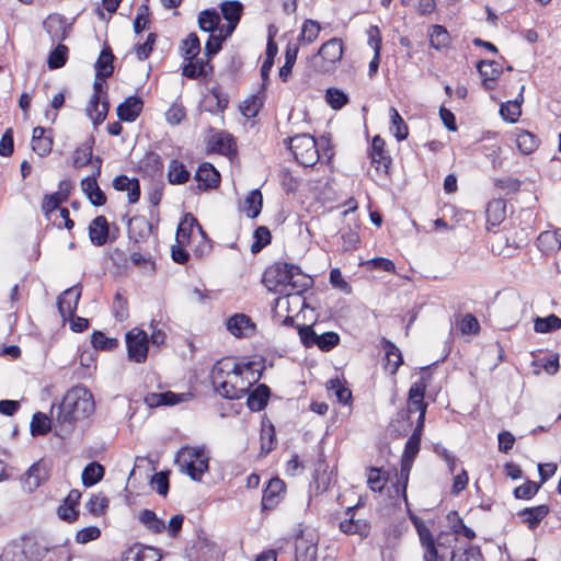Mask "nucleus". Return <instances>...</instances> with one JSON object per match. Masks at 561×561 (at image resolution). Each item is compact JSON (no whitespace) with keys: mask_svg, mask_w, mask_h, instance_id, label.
<instances>
[{"mask_svg":"<svg viewBox=\"0 0 561 561\" xmlns=\"http://www.w3.org/2000/svg\"><path fill=\"white\" fill-rule=\"evenodd\" d=\"M422 426H416L405 443L404 451L401 458V468L398 474V482L402 483V491L405 493L409 474L416 455L420 451Z\"/></svg>","mask_w":561,"mask_h":561,"instance_id":"obj_7","label":"nucleus"},{"mask_svg":"<svg viewBox=\"0 0 561 561\" xmlns=\"http://www.w3.org/2000/svg\"><path fill=\"white\" fill-rule=\"evenodd\" d=\"M94 163L96 165L95 159H92V148L91 146H83L76 149L73 153V165L75 168H82L88 163Z\"/></svg>","mask_w":561,"mask_h":561,"instance_id":"obj_57","label":"nucleus"},{"mask_svg":"<svg viewBox=\"0 0 561 561\" xmlns=\"http://www.w3.org/2000/svg\"><path fill=\"white\" fill-rule=\"evenodd\" d=\"M369 156L376 172L378 174H388L391 159L385 150V140L380 136L373 138Z\"/></svg>","mask_w":561,"mask_h":561,"instance_id":"obj_14","label":"nucleus"},{"mask_svg":"<svg viewBox=\"0 0 561 561\" xmlns=\"http://www.w3.org/2000/svg\"><path fill=\"white\" fill-rule=\"evenodd\" d=\"M194 227H196L202 237L205 238V232L203 231L197 219L192 214H186L183 220L179 224L176 230V242L179 244H185L188 242Z\"/></svg>","mask_w":561,"mask_h":561,"instance_id":"obj_27","label":"nucleus"},{"mask_svg":"<svg viewBox=\"0 0 561 561\" xmlns=\"http://www.w3.org/2000/svg\"><path fill=\"white\" fill-rule=\"evenodd\" d=\"M190 179V172L185 165L178 161L172 160L169 164L168 180L171 184H183Z\"/></svg>","mask_w":561,"mask_h":561,"instance_id":"obj_41","label":"nucleus"},{"mask_svg":"<svg viewBox=\"0 0 561 561\" xmlns=\"http://www.w3.org/2000/svg\"><path fill=\"white\" fill-rule=\"evenodd\" d=\"M477 70L482 79L483 88L493 90L502 73L501 65L495 60H480L477 64Z\"/></svg>","mask_w":561,"mask_h":561,"instance_id":"obj_16","label":"nucleus"},{"mask_svg":"<svg viewBox=\"0 0 561 561\" xmlns=\"http://www.w3.org/2000/svg\"><path fill=\"white\" fill-rule=\"evenodd\" d=\"M535 331L539 333H548L561 328V319L556 314H550L546 318H536Z\"/></svg>","mask_w":561,"mask_h":561,"instance_id":"obj_49","label":"nucleus"},{"mask_svg":"<svg viewBox=\"0 0 561 561\" xmlns=\"http://www.w3.org/2000/svg\"><path fill=\"white\" fill-rule=\"evenodd\" d=\"M343 56V44L339 38H331L320 47L318 54L312 59V67L321 72L333 71Z\"/></svg>","mask_w":561,"mask_h":561,"instance_id":"obj_3","label":"nucleus"},{"mask_svg":"<svg viewBox=\"0 0 561 561\" xmlns=\"http://www.w3.org/2000/svg\"><path fill=\"white\" fill-rule=\"evenodd\" d=\"M227 330L236 337H249L255 331V324L244 313H236L227 321Z\"/></svg>","mask_w":561,"mask_h":561,"instance_id":"obj_17","label":"nucleus"},{"mask_svg":"<svg viewBox=\"0 0 561 561\" xmlns=\"http://www.w3.org/2000/svg\"><path fill=\"white\" fill-rule=\"evenodd\" d=\"M328 390L332 391L337 401L347 404L352 399V391L345 387L339 378L330 379L328 381Z\"/></svg>","mask_w":561,"mask_h":561,"instance_id":"obj_51","label":"nucleus"},{"mask_svg":"<svg viewBox=\"0 0 561 561\" xmlns=\"http://www.w3.org/2000/svg\"><path fill=\"white\" fill-rule=\"evenodd\" d=\"M68 59V47L64 44H58L55 49L49 54L47 65L49 69L61 68Z\"/></svg>","mask_w":561,"mask_h":561,"instance_id":"obj_50","label":"nucleus"},{"mask_svg":"<svg viewBox=\"0 0 561 561\" xmlns=\"http://www.w3.org/2000/svg\"><path fill=\"white\" fill-rule=\"evenodd\" d=\"M94 410L95 403L91 391L83 386H76L65 394L58 407L56 420L70 430L77 421L89 417Z\"/></svg>","mask_w":561,"mask_h":561,"instance_id":"obj_1","label":"nucleus"},{"mask_svg":"<svg viewBox=\"0 0 561 561\" xmlns=\"http://www.w3.org/2000/svg\"><path fill=\"white\" fill-rule=\"evenodd\" d=\"M516 145L522 153L529 154L537 149L539 139L528 130H519L516 134Z\"/></svg>","mask_w":561,"mask_h":561,"instance_id":"obj_38","label":"nucleus"},{"mask_svg":"<svg viewBox=\"0 0 561 561\" xmlns=\"http://www.w3.org/2000/svg\"><path fill=\"white\" fill-rule=\"evenodd\" d=\"M80 296L81 287L76 285L62 291L58 297V311L65 321L76 312Z\"/></svg>","mask_w":561,"mask_h":561,"instance_id":"obj_13","label":"nucleus"},{"mask_svg":"<svg viewBox=\"0 0 561 561\" xmlns=\"http://www.w3.org/2000/svg\"><path fill=\"white\" fill-rule=\"evenodd\" d=\"M270 394L271 390L266 385H259L248 397V408L255 412L263 410L267 405Z\"/></svg>","mask_w":561,"mask_h":561,"instance_id":"obj_31","label":"nucleus"},{"mask_svg":"<svg viewBox=\"0 0 561 561\" xmlns=\"http://www.w3.org/2000/svg\"><path fill=\"white\" fill-rule=\"evenodd\" d=\"M161 559L162 554L159 549L137 545L128 551L125 561H160Z\"/></svg>","mask_w":561,"mask_h":561,"instance_id":"obj_26","label":"nucleus"},{"mask_svg":"<svg viewBox=\"0 0 561 561\" xmlns=\"http://www.w3.org/2000/svg\"><path fill=\"white\" fill-rule=\"evenodd\" d=\"M242 9L243 7L239 1H225L220 4L224 19L232 23H239Z\"/></svg>","mask_w":561,"mask_h":561,"instance_id":"obj_48","label":"nucleus"},{"mask_svg":"<svg viewBox=\"0 0 561 561\" xmlns=\"http://www.w3.org/2000/svg\"><path fill=\"white\" fill-rule=\"evenodd\" d=\"M263 206V196L260 190L251 191L244 199L243 210L249 218H256Z\"/></svg>","mask_w":561,"mask_h":561,"instance_id":"obj_37","label":"nucleus"},{"mask_svg":"<svg viewBox=\"0 0 561 561\" xmlns=\"http://www.w3.org/2000/svg\"><path fill=\"white\" fill-rule=\"evenodd\" d=\"M195 180L198 182L201 191L216 188L220 183V174L213 164L202 163L195 173Z\"/></svg>","mask_w":561,"mask_h":561,"instance_id":"obj_18","label":"nucleus"},{"mask_svg":"<svg viewBox=\"0 0 561 561\" xmlns=\"http://www.w3.org/2000/svg\"><path fill=\"white\" fill-rule=\"evenodd\" d=\"M386 479L381 474V470L377 468H370L367 477V483L370 490L375 492H381L385 486Z\"/></svg>","mask_w":561,"mask_h":561,"instance_id":"obj_63","label":"nucleus"},{"mask_svg":"<svg viewBox=\"0 0 561 561\" xmlns=\"http://www.w3.org/2000/svg\"><path fill=\"white\" fill-rule=\"evenodd\" d=\"M104 468L99 462H90L82 471V483L85 486H92L102 480Z\"/></svg>","mask_w":561,"mask_h":561,"instance_id":"obj_40","label":"nucleus"},{"mask_svg":"<svg viewBox=\"0 0 561 561\" xmlns=\"http://www.w3.org/2000/svg\"><path fill=\"white\" fill-rule=\"evenodd\" d=\"M144 102L139 96H128L117 108V116L124 122H134L142 111Z\"/></svg>","mask_w":561,"mask_h":561,"instance_id":"obj_21","label":"nucleus"},{"mask_svg":"<svg viewBox=\"0 0 561 561\" xmlns=\"http://www.w3.org/2000/svg\"><path fill=\"white\" fill-rule=\"evenodd\" d=\"M182 472L194 481H201L203 474L208 471L209 458L202 447H182L175 457Z\"/></svg>","mask_w":561,"mask_h":561,"instance_id":"obj_2","label":"nucleus"},{"mask_svg":"<svg viewBox=\"0 0 561 561\" xmlns=\"http://www.w3.org/2000/svg\"><path fill=\"white\" fill-rule=\"evenodd\" d=\"M548 513L549 506L542 504L535 507L524 508L518 515L524 517V522L527 524L528 528L535 529Z\"/></svg>","mask_w":561,"mask_h":561,"instance_id":"obj_32","label":"nucleus"},{"mask_svg":"<svg viewBox=\"0 0 561 561\" xmlns=\"http://www.w3.org/2000/svg\"><path fill=\"white\" fill-rule=\"evenodd\" d=\"M458 325L462 334H477L480 329L477 318L471 313L465 314Z\"/></svg>","mask_w":561,"mask_h":561,"instance_id":"obj_62","label":"nucleus"},{"mask_svg":"<svg viewBox=\"0 0 561 561\" xmlns=\"http://www.w3.org/2000/svg\"><path fill=\"white\" fill-rule=\"evenodd\" d=\"M450 561H482L481 554L474 548H468L461 552H453Z\"/></svg>","mask_w":561,"mask_h":561,"instance_id":"obj_64","label":"nucleus"},{"mask_svg":"<svg viewBox=\"0 0 561 561\" xmlns=\"http://www.w3.org/2000/svg\"><path fill=\"white\" fill-rule=\"evenodd\" d=\"M50 431V420L41 412L33 415L31 421V433L33 436L45 435Z\"/></svg>","mask_w":561,"mask_h":561,"instance_id":"obj_52","label":"nucleus"},{"mask_svg":"<svg viewBox=\"0 0 561 561\" xmlns=\"http://www.w3.org/2000/svg\"><path fill=\"white\" fill-rule=\"evenodd\" d=\"M321 31L320 24L314 20H306L302 24L300 35L298 37L299 43L301 44H311L313 43Z\"/></svg>","mask_w":561,"mask_h":561,"instance_id":"obj_43","label":"nucleus"},{"mask_svg":"<svg viewBox=\"0 0 561 561\" xmlns=\"http://www.w3.org/2000/svg\"><path fill=\"white\" fill-rule=\"evenodd\" d=\"M188 64L183 67L182 73L188 79H196L201 76H206L208 71L213 70L209 61H204L201 58L186 59Z\"/></svg>","mask_w":561,"mask_h":561,"instance_id":"obj_33","label":"nucleus"},{"mask_svg":"<svg viewBox=\"0 0 561 561\" xmlns=\"http://www.w3.org/2000/svg\"><path fill=\"white\" fill-rule=\"evenodd\" d=\"M219 22L220 16L215 9H207L198 14V26L204 32H214Z\"/></svg>","mask_w":561,"mask_h":561,"instance_id":"obj_42","label":"nucleus"},{"mask_svg":"<svg viewBox=\"0 0 561 561\" xmlns=\"http://www.w3.org/2000/svg\"><path fill=\"white\" fill-rule=\"evenodd\" d=\"M391 126L394 128V137L398 141L404 140L409 135L408 125L399 114L396 107L389 110Z\"/></svg>","mask_w":561,"mask_h":561,"instance_id":"obj_47","label":"nucleus"},{"mask_svg":"<svg viewBox=\"0 0 561 561\" xmlns=\"http://www.w3.org/2000/svg\"><path fill=\"white\" fill-rule=\"evenodd\" d=\"M182 56L184 59H195L201 51V42L195 33L187 35L182 42Z\"/></svg>","mask_w":561,"mask_h":561,"instance_id":"obj_46","label":"nucleus"},{"mask_svg":"<svg viewBox=\"0 0 561 561\" xmlns=\"http://www.w3.org/2000/svg\"><path fill=\"white\" fill-rule=\"evenodd\" d=\"M293 264L276 262L267 267L263 274L262 282L268 291L288 295V285L293 273Z\"/></svg>","mask_w":561,"mask_h":561,"instance_id":"obj_4","label":"nucleus"},{"mask_svg":"<svg viewBox=\"0 0 561 561\" xmlns=\"http://www.w3.org/2000/svg\"><path fill=\"white\" fill-rule=\"evenodd\" d=\"M127 356L130 362L145 363L148 357L149 336L139 328H134L125 335Z\"/></svg>","mask_w":561,"mask_h":561,"instance_id":"obj_8","label":"nucleus"},{"mask_svg":"<svg viewBox=\"0 0 561 561\" xmlns=\"http://www.w3.org/2000/svg\"><path fill=\"white\" fill-rule=\"evenodd\" d=\"M91 343L94 348L101 351H112L118 346V341L116 339L107 337L100 331H95L92 334Z\"/></svg>","mask_w":561,"mask_h":561,"instance_id":"obj_53","label":"nucleus"},{"mask_svg":"<svg viewBox=\"0 0 561 561\" xmlns=\"http://www.w3.org/2000/svg\"><path fill=\"white\" fill-rule=\"evenodd\" d=\"M262 104V100L259 96L252 95L242 102L240 110L245 117L251 118L259 113Z\"/></svg>","mask_w":561,"mask_h":561,"instance_id":"obj_60","label":"nucleus"},{"mask_svg":"<svg viewBox=\"0 0 561 561\" xmlns=\"http://www.w3.org/2000/svg\"><path fill=\"white\" fill-rule=\"evenodd\" d=\"M428 36L431 47L435 49H440L449 44V34L442 25H432Z\"/></svg>","mask_w":561,"mask_h":561,"instance_id":"obj_45","label":"nucleus"},{"mask_svg":"<svg viewBox=\"0 0 561 561\" xmlns=\"http://www.w3.org/2000/svg\"><path fill=\"white\" fill-rule=\"evenodd\" d=\"M325 100L333 110H341L348 103V96L336 88H329L327 90Z\"/></svg>","mask_w":561,"mask_h":561,"instance_id":"obj_54","label":"nucleus"},{"mask_svg":"<svg viewBox=\"0 0 561 561\" xmlns=\"http://www.w3.org/2000/svg\"><path fill=\"white\" fill-rule=\"evenodd\" d=\"M95 162H96V165H94L95 167L94 173L91 176H87L81 181L82 191L87 194V196L90 195L95 188L99 187L96 179L101 174L102 160L99 157H96Z\"/></svg>","mask_w":561,"mask_h":561,"instance_id":"obj_59","label":"nucleus"},{"mask_svg":"<svg viewBox=\"0 0 561 561\" xmlns=\"http://www.w3.org/2000/svg\"><path fill=\"white\" fill-rule=\"evenodd\" d=\"M275 431L274 426L263 427L261 431V451L268 454L274 449L275 446Z\"/></svg>","mask_w":561,"mask_h":561,"instance_id":"obj_61","label":"nucleus"},{"mask_svg":"<svg viewBox=\"0 0 561 561\" xmlns=\"http://www.w3.org/2000/svg\"><path fill=\"white\" fill-rule=\"evenodd\" d=\"M250 370V364H238V369L230 376L220 389L216 392L222 398L237 400L245 396L252 385V381L243 377L244 371Z\"/></svg>","mask_w":561,"mask_h":561,"instance_id":"obj_6","label":"nucleus"},{"mask_svg":"<svg viewBox=\"0 0 561 561\" xmlns=\"http://www.w3.org/2000/svg\"><path fill=\"white\" fill-rule=\"evenodd\" d=\"M425 383L423 381L414 382L409 390L408 411L409 413L419 412L417 425H424V419L427 404L424 402Z\"/></svg>","mask_w":561,"mask_h":561,"instance_id":"obj_11","label":"nucleus"},{"mask_svg":"<svg viewBox=\"0 0 561 561\" xmlns=\"http://www.w3.org/2000/svg\"><path fill=\"white\" fill-rule=\"evenodd\" d=\"M49 472L50 466L46 460L41 459L33 463L23 478L24 488L33 492L49 478Z\"/></svg>","mask_w":561,"mask_h":561,"instance_id":"obj_12","label":"nucleus"},{"mask_svg":"<svg viewBox=\"0 0 561 561\" xmlns=\"http://www.w3.org/2000/svg\"><path fill=\"white\" fill-rule=\"evenodd\" d=\"M210 149L225 156L236 154V142L233 137L225 131H218L214 134L208 142Z\"/></svg>","mask_w":561,"mask_h":561,"instance_id":"obj_22","label":"nucleus"},{"mask_svg":"<svg viewBox=\"0 0 561 561\" xmlns=\"http://www.w3.org/2000/svg\"><path fill=\"white\" fill-rule=\"evenodd\" d=\"M33 546H35V540L24 537L20 543H11L5 547L1 554V561H38L41 554L31 552Z\"/></svg>","mask_w":561,"mask_h":561,"instance_id":"obj_10","label":"nucleus"},{"mask_svg":"<svg viewBox=\"0 0 561 561\" xmlns=\"http://www.w3.org/2000/svg\"><path fill=\"white\" fill-rule=\"evenodd\" d=\"M285 491V483L279 478H273L268 481L263 491V510H273L280 501L282 493Z\"/></svg>","mask_w":561,"mask_h":561,"instance_id":"obj_20","label":"nucleus"},{"mask_svg":"<svg viewBox=\"0 0 561 561\" xmlns=\"http://www.w3.org/2000/svg\"><path fill=\"white\" fill-rule=\"evenodd\" d=\"M525 87L522 85L520 91L518 93V96L514 101H507L506 103H502L500 107V114L503 117V119L515 123L520 114H522V103L524 101V93Z\"/></svg>","mask_w":561,"mask_h":561,"instance_id":"obj_30","label":"nucleus"},{"mask_svg":"<svg viewBox=\"0 0 561 561\" xmlns=\"http://www.w3.org/2000/svg\"><path fill=\"white\" fill-rule=\"evenodd\" d=\"M253 237L255 241L251 244V252L259 253L264 247L271 242V232L265 226H260L254 230Z\"/></svg>","mask_w":561,"mask_h":561,"instance_id":"obj_55","label":"nucleus"},{"mask_svg":"<svg viewBox=\"0 0 561 561\" xmlns=\"http://www.w3.org/2000/svg\"><path fill=\"white\" fill-rule=\"evenodd\" d=\"M113 187L116 191H127L128 201L130 204L139 201L140 185L137 179H129L126 175H118L113 180Z\"/></svg>","mask_w":561,"mask_h":561,"instance_id":"obj_25","label":"nucleus"},{"mask_svg":"<svg viewBox=\"0 0 561 561\" xmlns=\"http://www.w3.org/2000/svg\"><path fill=\"white\" fill-rule=\"evenodd\" d=\"M291 270L293 273L288 285L289 294L287 296L299 295L310 288L313 284L312 278L305 274L298 265L293 264Z\"/></svg>","mask_w":561,"mask_h":561,"instance_id":"obj_23","label":"nucleus"},{"mask_svg":"<svg viewBox=\"0 0 561 561\" xmlns=\"http://www.w3.org/2000/svg\"><path fill=\"white\" fill-rule=\"evenodd\" d=\"M113 61L114 55L112 49L108 46L104 47L95 62L98 77H110L114 71Z\"/></svg>","mask_w":561,"mask_h":561,"instance_id":"obj_35","label":"nucleus"},{"mask_svg":"<svg viewBox=\"0 0 561 561\" xmlns=\"http://www.w3.org/2000/svg\"><path fill=\"white\" fill-rule=\"evenodd\" d=\"M382 347L385 351L386 365L385 368L394 375L402 364V354L400 350L390 341L382 339Z\"/></svg>","mask_w":561,"mask_h":561,"instance_id":"obj_28","label":"nucleus"},{"mask_svg":"<svg viewBox=\"0 0 561 561\" xmlns=\"http://www.w3.org/2000/svg\"><path fill=\"white\" fill-rule=\"evenodd\" d=\"M340 342V336L337 333L333 331L325 332L323 334H318V340L316 345L323 352H329L334 348Z\"/></svg>","mask_w":561,"mask_h":561,"instance_id":"obj_58","label":"nucleus"},{"mask_svg":"<svg viewBox=\"0 0 561 561\" xmlns=\"http://www.w3.org/2000/svg\"><path fill=\"white\" fill-rule=\"evenodd\" d=\"M340 529L347 535H359L365 537L368 534V528L365 522L350 517L340 523Z\"/></svg>","mask_w":561,"mask_h":561,"instance_id":"obj_44","label":"nucleus"},{"mask_svg":"<svg viewBox=\"0 0 561 561\" xmlns=\"http://www.w3.org/2000/svg\"><path fill=\"white\" fill-rule=\"evenodd\" d=\"M44 26L53 39L64 41L67 37L66 21L59 14L49 15L44 22Z\"/></svg>","mask_w":561,"mask_h":561,"instance_id":"obj_34","label":"nucleus"},{"mask_svg":"<svg viewBox=\"0 0 561 561\" xmlns=\"http://www.w3.org/2000/svg\"><path fill=\"white\" fill-rule=\"evenodd\" d=\"M108 224L104 216L95 217L89 226V237L94 245L101 247L107 242Z\"/></svg>","mask_w":561,"mask_h":561,"instance_id":"obj_24","label":"nucleus"},{"mask_svg":"<svg viewBox=\"0 0 561 561\" xmlns=\"http://www.w3.org/2000/svg\"><path fill=\"white\" fill-rule=\"evenodd\" d=\"M289 149L296 161L304 167H312L319 160L316 139L308 134L296 135L288 139Z\"/></svg>","mask_w":561,"mask_h":561,"instance_id":"obj_5","label":"nucleus"},{"mask_svg":"<svg viewBox=\"0 0 561 561\" xmlns=\"http://www.w3.org/2000/svg\"><path fill=\"white\" fill-rule=\"evenodd\" d=\"M276 54H277V46L271 39V41H268L267 46H266V58L263 61V65L261 67V76L264 81L268 80V72L271 71V69L274 65V57Z\"/></svg>","mask_w":561,"mask_h":561,"instance_id":"obj_56","label":"nucleus"},{"mask_svg":"<svg viewBox=\"0 0 561 561\" xmlns=\"http://www.w3.org/2000/svg\"><path fill=\"white\" fill-rule=\"evenodd\" d=\"M44 127H35L32 134V149L41 157L47 156L53 148V139L50 136H45Z\"/></svg>","mask_w":561,"mask_h":561,"instance_id":"obj_29","label":"nucleus"},{"mask_svg":"<svg viewBox=\"0 0 561 561\" xmlns=\"http://www.w3.org/2000/svg\"><path fill=\"white\" fill-rule=\"evenodd\" d=\"M486 221L492 226L499 225L505 218V203L502 199H493L486 206Z\"/></svg>","mask_w":561,"mask_h":561,"instance_id":"obj_39","label":"nucleus"},{"mask_svg":"<svg viewBox=\"0 0 561 561\" xmlns=\"http://www.w3.org/2000/svg\"><path fill=\"white\" fill-rule=\"evenodd\" d=\"M318 540V535L313 529H300L295 540V561H316Z\"/></svg>","mask_w":561,"mask_h":561,"instance_id":"obj_9","label":"nucleus"},{"mask_svg":"<svg viewBox=\"0 0 561 561\" xmlns=\"http://www.w3.org/2000/svg\"><path fill=\"white\" fill-rule=\"evenodd\" d=\"M236 369H238V363L231 358L220 359L213 366L210 379L215 391L227 382Z\"/></svg>","mask_w":561,"mask_h":561,"instance_id":"obj_15","label":"nucleus"},{"mask_svg":"<svg viewBox=\"0 0 561 561\" xmlns=\"http://www.w3.org/2000/svg\"><path fill=\"white\" fill-rule=\"evenodd\" d=\"M190 397V393H174L172 391L160 393L150 392L145 397V403L150 408H157L160 405H175L186 401Z\"/></svg>","mask_w":561,"mask_h":561,"instance_id":"obj_19","label":"nucleus"},{"mask_svg":"<svg viewBox=\"0 0 561 561\" xmlns=\"http://www.w3.org/2000/svg\"><path fill=\"white\" fill-rule=\"evenodd\" d=\"M139 522L151 533L161 534L165 529L164 522L151 510H142L138 515Z\"/></svg>","mask_w":561,"mask_h":561,"instance_id":"obj_36","label":"nucleus"}]
</instances>
